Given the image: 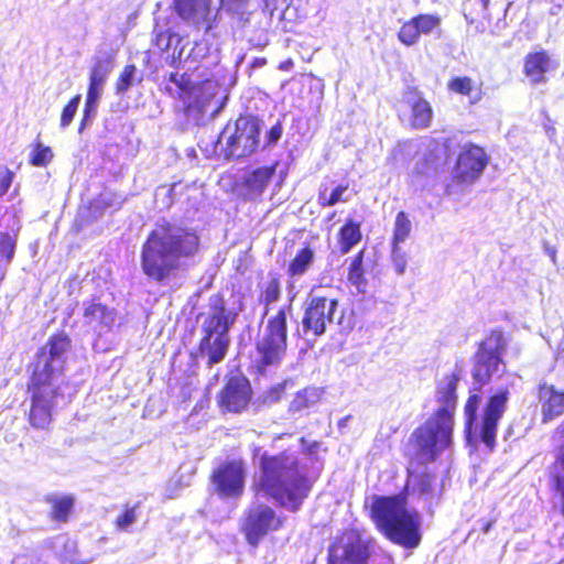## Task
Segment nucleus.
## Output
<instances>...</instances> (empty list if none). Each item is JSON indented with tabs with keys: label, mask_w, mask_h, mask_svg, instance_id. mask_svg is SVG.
<instances>
[{
	"label": "nucleus",
	"mask_w": 564,
	"mask_h": 564,
	"mask_svg": "<svg viewBox=\"0 0 564 564\" xmlns=\"http://www.w3.org/2000/svg\"><path fill=\"white\" fill-rule=\"evenodd\" d=\"M70 350V339L65 334H56L36 354L31 377L32 406L30 423L36 429H45L51 422V410L67 400L64 395V370Z\"/></svg>",
	"instance_id": "obj_1"
},
{
	"label": "nucleus",
	"mask_w": 564,
	"mask_h": 564,
	"mask_svg": "<svg viewBox=\"0 0 564 564\" xmlns=\"http://www.w3.org/2000/svg\"><path fill=\"white\" fill-rule=\"evenodd\" d=\"M254 489L284 509L296 512L308 497L312 484L299 454L284 451L276 455L263 453L260 456Z\"/></svg>",
	"instance_id": "obj_2"
},
{
	"label": "nucleus",
	"mask_w": 564,
	"mask_h": 564,
	"mask_svg": "<svg viewBox=\"0 0 564 564\" xmlns=\"http://www.w3.org/2000/svg\"><path fill=\"white\" fill-rule=\"evenodd\" d=\"M199 247L195 230L166 220L159 221L141 249V269L151 280L162 283L193 257Z\"/></svg>",
	"instance_id": "obj_3"
},
{
	"label": "nucleus",
	"mask_w": 564,
	"mask_h": 564,
	"mask_svg": "<svg viewBox=\"0 0 564 564\" xmlns=\"http://www.w3.org/2000/svg\"><path fill=\"white\" fill-rule=\"evenodd\" d=\"M463 368L455 369L436 383L434 414L411 435L413 452L420 463H430L452 444L454 413L457 405L456 389Z\"/></svg>",
	"instance_id": "obj_4"
},
{
	"label": "nucleus",
	"mask_w": 564,
	"mask_h": 564,
	"mask_svg": "<svg viewBox=\"0 0 564 564\" xmlns=\"http://www.w3.org/2000/svg\"><path fill=\"white\" fill-rule=\"evenodd\" d=\"M370 514L380 532L393 543L405 549L420 545L421 517L406 508L404 496H373Z\"/></svg>",
	"instance_id": "obj_5"
},
{
	"label": "nucleus",
	"mask_w": 564,
	"mask_h": 564,
	"mask_svg": "<svg viewBox=\"0 0 564 564\" xmlns=\"http://www.w3.org/2000/svg\"><path fill=\"white\" fill-rule=\"evenodd\" d=\"M242 310V302L238 296L232 295L229 302L220 295L209 299L198 346L199 354L208 358L209 366L220 362L227 355L230 344L229 330Z\"/></svg>",
	"instance_id": "obj_6"
},
{
	"label": "nucleus",
	"mask_w": 564,
	"mask_h": 564,
	"mask_svg": "<svg viewBox=\"0 0 564 564\" xmlns=\"http://www.w3.org/2000/svg\"><path fill=\"white\" fill-rule=\"evenodd\" d=\"M217 89L216 82L205 80L195 85L185 73H171L164 82V90L183 101L187 118L196 124L203 123L206 116L214 117L221 109L223 102L217 99Z\"/></svg>",
	"instance_id": "obj_7"
},
{
	"label": "nucleus",
	"mask_w": 564,
	"mask_h": 564,
	"mask_svg": "<svg viewBox=\"0 0 564 564\" xmlns=\"http://www.w3.org/2000/svg\"><path fill=\"white\" fill-rule=\"evenodd\" d=\"M508 400L509 390H498L488 399L481 420L478 421L477 411L481 403V397L478 394L469 395L464 409L467 434L470 435L474 432L481 443L489 449H494L498 422L506 411Z\"/></svg>",
	"instance_id": "obj_8"
},
{
	"label": "nucleus",
	"mask_w": 564,
	"mask_h": 564,
	"mask_svg": "<svg viewBox=\"0 0 564 564\" xmlns=\"http://www.w3.org/2000/svg\"><path fill=\"white\" fill-rule=\"evenodd\" d=\"M507 345V339L499 330L491 332L478 345L473 358L471 377L474 384H477L479 389L505 372L503 355Z\"/></svg>",
	"instance_id": "obj_9"
},
{
	"label": "nucleus",
	"mask_w": 564,
	"mask_h": 564,
	"mask_svg": "<svg viewBox=\"0 0 564 564\" xmlns=\"http://www.w3.org/2000/svg\"><path fill=\"white\" fill-rule=\"evenodd\" d=\"M261 122L252 116L239 117L234 127L227 124L217 144L224 147L227 159H240L253 153L260 142Z\"/></svg>",
	"instance_id": "obj_10"
},
{
	"label": "nucleus",
	"mask_w": 564,
	"mask_h": 564,
	"mask_svg": "<svg viewBox=\"0 0 564 564\" xmlns=\"http://www.w3.org/2000/svg\"><path fill=\"white\" fill-rule=\"evenodd\" d=\"M286 308L269 317L263 330L259 334L256 344L258 361L261 366H275L280 364L286 351Z\"/></svg>",
	"instance_id": "obj_11"
},
{
	"label": "nucleus",
	"mask_w": 564,
	"mask_h": 564,
	"mask_svg": "<svg viewBox=\"0 0 564 564\" xmlns=\"http://www.w3.org/2000/svg\"><path fill=\"white\" fill-rule=\"evenodd\" d=\"M338 313V301L326 296L312 295L305 302L304 314L299 329L300 336L304 338L321 337L326 333L328 326L341 318Z\"/></svg>",
	"instance_id": "obj_12"
},
{
	"label": "nucleus",
	"mask_w": 564,
	"mask_h": 564,
	"mask_svg": "<svg viewBox=\"0 0 564 564\" xmlns=\"http://www.w3.org/2000/svg\"><path fill=\"white\" fill-rule=\"evenodd\" d=\"M281 527L282 520L271 507L264 503H253L245 511L241 531L247 542L257 546L269 532L276 531Z\"/></svg>",
	"instance_id": "obj_13"
},
{
	"label": "nucleus",
	"mask_w": 564,
	"mask_h": 564,
	"mask_svg": "<svg viewBox=\"0 0 564 564\" xmlns=\"http://www.w3.org/2000/svg\"><path fill=\"white\" fill-rule=\"evenodd\" d=\"M453 180L460 184H473L484 173L489 158L484 148L471 142L459 144Z\"/></svg>",
	"instance_id": "obj_14"
},
{
	"label": "nucleus",
	"mask_w": 564,
	"mask_h": 564,
	"mask_svg": "<svg viewBox=\"0 0 564 564\" xmlns=\"http://www.w3.org/2000/svg\"><path fill=\"white\" fill-rule=\"evenodd\" d=\"M212 479L220 497H239L245 489V463L240 459L223 463L214 470Z\"/></svg>",
	"instance_id": "obj_15"
},
{
	"label": "nucleus",
	"mask_w": 564,
	"mask_h": 564,
	"mask_svg": "<svg viewBox=\"0 0 564 564\" xmlns=\"http://www.w3.org/2000/svg\"><path fill=\"white\" fill-rule=\"evenodd\" d=\"M441 32V18L434 14H419L405 22L398 32L399 41L412 46L416 44L421 35H431Z\"/></svg>",
	"instance_id": "obj_16"
},
{
	"label": "nucleus",
	"mask_w": 564,
	"mask_h": 564,
	"mask_svg": "<svg viewBox=\"0 0 564 564\" xmlns=\"http://www.w3.org/2000/svg\"><path fill=\"white\" fill-rule=\"evenodd\" d=\"M209 53L206 41H191L188 36L177 37L173 52L166 56L170 64L175 66L180 63H197L204 59Z\"/></svg>",
	"instance_id": "obj_17"
},
{
	"label": "nucleus",
	"mask_w": 564,
	"mask_h": 564,
	"mask_svg": "<svg viewBox=\"0 0 564 564\" xmlns=\"http://www.w3.org/2000/svg\"><path fill=\"white\" fill-rule=\"evenodd\" d=\"M275 174V165L261 166L247 172L241 183V195L245 200L259 199Z\"/></svg>",
	"instance_id": "obj_18"
},
{
	"label": "nucleus",
	"mask_w": 564,
	"mask_h": 564,
	"mask_svg": "<svg viewBox=\"0 0 564 564\" xmlns=\"http://www.w3.org/2000/svg\"><path fill=\"white\" fill-rule=\"evenodd\" d=\"M250 400V386L243 378H231L220 393V405L229 412H240Z\"/></svg>",
	"instance_id": "obj_19"
},
{
	"label": "nucleus",
	"mask_w": 564,
	"mask_h": 564,
	"mask_svg": "<svg viewBox=\"0 0 564 564\" xmlns=\"http://www.w3.org/2000/svg\"><path fill=\"white\" fill-rule=\"evenodd\" d=\"M84 321L100 334L113 327L117 321V312L94 299L84 303Z\"/></svg>",
	"instance_id": "obj_20"
},
{
	"label": "nucleus",
	"mask_w": 564,
	"mask_h": 564,
	"mask_svg": "<svg viewBox=\"0 0 564 564\" xmlns=\"http://www.w3.org/2000/svg\"><path fill=\"white\" fill-rule=\"evenodd\" d=\"M368 558V547L360 541L334 545L328 553V564H367Z\"/></svg>",
	"instance_id": "obj_21"
},
{
	"label": "nucleus",
	"mask_w": 564,
	"mask_h": 564,
	"mask_svg": "<svg viewBox=\"0 0 564 564\" xmlns=\"http://www.w3.org/2000/svg\"><path fill=\"white\" fill-rule=\"evenodd\" d=\"M177 15L193 25H200L208 20L210 0H173Z\"/></svg>",
	"instance_id": "obj_22"
},
{
	"label": "nucleus",
	"mask_w": 564,
	"mask_h": 564,
	"mask_svg": "<svg viewBox=\"0 0 564 564\" xmlns=\"http://www.w3.org/2000/svg\"><path fill=\"white\" fill-rule=\"evenodd\" d=\"M542 422L546 423L564 413V392L546 383L539 386Z\"/></svg>",
	"instance_id": "obj_23"
},
{
	"label": "nucleus",
	"mask_w": 564,
	"mask_h": 564,
	"mask_svg": "<svg viewBox=\"0 0 564 564\" xmlns=\"http://www.w3.org/2000/svg\"><path fill=\"white\" fill-rule=\"evenodd\" d=\"M550 64L551 57L546 51L530 53L524 61V74L533 84H540L544 82Z\"/></svg>",
	"instance_id": "obj_24"
},
{
	"label": "nucleus",
	"mask_w": 564,
	"mask_h": 564,
	"mask_svg": "<svg viewBox=\"0 0 564 564\" xmlns=\"http://www.w3.org/2000/svg\"><path fill=\"white\" fill-rule=\"evenodd\" d=\"M406 101L412 109V126L416 129L427 128L432 121V107L417 93H410Z\"/></svg>",
	"instance_id": "obj_25"
},
{
	"label": "nucleus",
	"mask_w": 564,
	"mask_h": 564,
	"mask_svg": "<svg viewBox=\"0 0 564 564\" xmlns=\"http://www.w3.org/2000/svg\"><path fill=\"white\" fill-rule=\"evenodd\" d=\"M112 59V55L108 52H100L97 54L90 69L89 82L106 85L108 76L113 68Z\"/></svg>",
	"instance_id": "obj_26"
},
{
	"label": "nucleus",
	"mask_w": 564,
	"mask_h": 564,
	"mask_svg": "<svg viewBox=\"0 0 564 564\" xmlns=\"http://www.w3.org/2000/svg\"><path fill=\"white\" fill-rule=\"evenodd\" d=\"M360 224L351 219L347 220L339 230V250L348 253L361 240Z\"/></svg>",
	"instance_id": "obj_27"
},
{
	"label": "nucleus",
	"mask_w": 564,
	"mask_h": 564,
	"mask_svg": "<svg viewBox=\"0 0 564 564\" xmlns=\"http://www.w3.org/2000/svg\"><path fill=\"white\" fill-rule=\"evenodd\" d=\"M182 37L171 29H164L155 25L153 30V43L162 52H166L167 56L173 52L176 45V39Z\"/></svg>",
	"instance_id": "obj_28"
},
{
	"label": "nucleus",
	"mask_w": 564,
	"mask_h": 564,
	"mask_svg": "<svg viewBox=\"0 0 564 564\" xmlns=\"http://www.w3.org/2000/svg\"><path fill=\"white\" fill-rule=\"evenodd\" d=\"M314 252L311 248L306 247L301 249L295 258L291 261L288 268V273L291 276L303 275L310 265L313 263Z\"/></svg>",
	"instance_id": "obj_29"
},
{
	"label": "nucleus",
	"mask_w": 564,
	"mask_h": 564,
	"mask_svg": "<svg viewBox=\"0 0 564 564\" xmlns=\"http://www.w3.org/2000/svg\"><path fill=\"white\" fill-rule=\"evenodd\" d=\"M318 399L319 392L317 389L306 388L296 393V395L294 397L290 404V410L292 412H300L305 408H308L310 405L316 403Z\"/></svg>",
	"instance_id": "obj_30"
},
{
	"label": "nucleus",
	"mask_w": 564,
	"mask_h": 564,
	"mask_svg": "<svg viewBox=\"0 0 564 564\" xmlns=\"http://www.w3.org/2000/svg\"><path fill=\"white\" fill-rule=\"evenodd\" d=\"M327 186L322 184L318 193V202L324 207L334 206L337 203L344 200L347 202L348 197H344V194L347 192V185H338L336 186L329 195L327 194Z\"/></svg>",
	"instance_id": "obj_31"
},
{
	"label": "nucleus",
	"mask_w": 564,
	"mask_h": 564,
	"mask_svg": "<svg viewBox=\"0 0 564 564\" xmlns=\"http://www.w3.org/2000/svg\"><path fill=\"white\" fill-rule=\"evenodd\" d=\"M52 517L56 521H66L69 512L74 507V498L72 496H63L52 498Z\"/></svg>",
	"instance_id": "obj_32"
},
{
	"label": "nucleus",
	"mask_w": 564,
	"mask_h": 564,
	"mask_svg": "<svg viewBox=\"0 0 564 564\" xmlns=\"http://www.w3.org/2000/svg\"><path fill=\"white\" fill-rule=\"evenodd\" d=\"M411 221L404 212H399L394 221L392 245L403 243L410 236Z\"/></svg>",
	"instance_id": "obj_33"
},
{
	"label": "nucleus",
	"mask_w": 564,
	"mask_h": 564,
	"mask_svg": "<svg viewBox=\"0 0 564 564\" xmlns=\"http://www.w3.org/2000/svg\"><path fill=\"white\" fill-rule=\"evenodd\" d=\"M281 296V288L278 279H271L265 283L263 291L260 295V303L264 305L263 316L269 313V306L279 301Z\"/></svg>",
	"instance_id": "obj_34"
},
{
	"label": "nucleus",
	"mask_w": 564,
	"mask_h": 564,
	"mask_svg": "<svg viewBox=\"0 0 564 564\" xmlns=\"http://www.w3.org/2000/svg\"><path fill=\"white\" fill-rule=\"evenodd\" d=\"M362 260H364V253L362 251L359 252L355 258L352 259L349 272H348V280L351 284H354L359 291L365 286V278H364V270H362Z\"/></svg>",
	"instance_id": "obj_35"
},
{
	"label": "nucleus",
	"mask_w": 564,
	"mask_h": 564,
	"mask_svg": "<svg viewBox=\"0 0 564 564\" xmlns=\"http://www.w3.org/2000/svg\"><path fill=\"white\" fill-rule=\"evenodd\" d=\"M553 482L555 486V490L560 495L561 513L562 516H564V451L560 456H556Z\"/></svg>",
	"instance_id": "obj_36"
},
{
	"label": "nucleus",
	"mask_w": 564,
	"mask_h": 564,
	"mask_svg": "<svg viewBox=\"0 0 564 564\" xmlns=\"http://www.w3.org/2000/svg\"><path fill=\"white\" fill-rule=\"evenodd\" d=\"M448 90L463 96L471 97L475 90V83L470 77H455L452 78L447 84Z\"/></svg>",
	"instance_id": "obj_37"
},
{
	"label": "nucleus",
	"mask_w": 564,
	"mask_h": 564,
	"mask_svg": "<svg viewBox=\"0 0 564 564\" xmlns=\"http://www.w3.org/2000/svg\"><path fill=\"white\" fill-rule=\"evenodd\" d=\"M137 506L126 508V510L117 517L115 525L119 531L130 532V529L137 522Z\"/></svg>",
	"instance_id": "obj_38"
},
{
	"label": "nucleus",
	"mask_w": 564,
	"mask_h": 564,
	"mask_svg": "<svg viewBox=\"0 0 564 564\" xmlns=\"http://www.w3.org/2000/svg\"><path fill=\"white\" fill-rule=\"evenodd\" d=\"M135 73L137 67L134 65H127L124 67L116 84L117 94H123L130 89L133 85Z\"/></svg>",
	"instance_id": "obj_39"
},
{
	"label": "nucleus",
	"mask_w": 564,
	"mask_h": 564,
	"mask_svg": "<svg viewBox=\"0 0 564 564\" xmlns=\"http://www.w3.org/2000/svg\"><path fill=\"white\" fill-rule=\"evenodd\" d=\"M80 100H82V96L76 95L64 107L62 115H61V127L63 129H65L66 127H68L72 123V121L77 112V109L79 107Z\"/></svg>",
	"instance_id": "obj_40"
},
{
	"label": "nucleus",
	"mask_w": 564,
	"mask_h": 564,
	"mask_svg": "<svg viewBox=\"0 0 564 564\" xmlns=\"http://www.w3.org/2000/svg\"><path fill=\"white\" fill-rule=\"evenodd\" d=\"M52 158L51 148L39 144L31 153V163L34 166H45Z\"/></svg>",
	"instance_id": "obj_41"
},
{
	"label": "nucleus",
	"mask_w": 564,
	"mask_h": 564,
	"mask_svg": "<svg viewBox=\"0 0 564 564\" xmlns=\"http://www.w3.org/2000/svg\"><path fill=\"white\" fill-rule=\"evenodd\" d=\"M392 262L399 275L405 272L408 256L400 245H392Z\"/></svg>",
	"instance_id": "obj_42"
},
{
	"label": "nucleus",
	"mask_w": 564,
	"mask_h": 564,
	"mask_svg": "<svg viewBox=\"0 0 564 564\" xmlns=\"http://www.w3.org/2000/svg\"><path fill=\"white\" fill-rule=\"evenodd\" d=\"M98 104L96 101H85L84 115L79 127V132H82L87 124H90L97 115Z\"/></svg>",
	"instance_id": "obj_43"
},
{
	"label": "nucleus",
	"mask_w": 564,
	"mask_h": 564,
	"mask_svg": "<svg viewBox=\"0 0 564 564\" xmlns=\"http://www.w3.org/2000/svg\"><path fill=\"white\" fill-rule=\"evenodd\" d=\"M435 171H436V167H435L434 162L427 158H424L421 161L416 162L415 167L413 170V174L430 176L433 173H435Z\"/></svg>",
	"instance_id": "obj_44"
},
{
	"label": "nucleus",
	"mask_w": 564,
	"mask_h": 564,
	"mask_svg": "<svg viewBox=\"0 0 564 564\" xmlns=\"http://www.w3.org/2000/svg\"><path fill=\"white\" fill-rule=\"evenodd\" d=\"M283 133V127L280 121L273 124L265 134L264 147H272L278 143Z\"/></svg>",
	"instance_id": "obj_45"
},
{
	"label": "nucleus",
	"mask_w": 564,
	"mask_h": 564,
	"mask_svg": "<svg viewBox=\"0 0 564 564\" xmlns=\"http://www.w3.org/2000/svg\"><path fill=\"white\" fill-rule=\"evenodd\" d=\"M13 181V173L6 166H0V197L7 194Z\"/></svg>",
	"instance_id": "obj_46"
},
{
	"label": "nucleus",
	"mask_w": 564,
	"mask_h": 564,
	"mask_svg": "<svg viewBox=\"0 0 564 564\" xmlns=\"http://www.w3.org/2000/svg\"><path fill=\"white\" fill-rule=\"evenodd\" d=\"M105 85L89 82L86 100L99 102Z\"/></svg>",
	"instance_id": "obj_47"
},
{
	"label": "nucleus",
	"mask_w": 564,
	"mask_h": 564,
	"mask_svg": "<svg viewBox=\"0 0 564 564\" xmlns=\"http://www.w3.org/2000/svg\"><path fill=\"white\" fill-rule=\"evenodd\" d=\"M293 0H263L264 7L271 14L280 8H289Z\"/></svg>",
	"instance_id": "obj_48"
},
{
	"label": "nucleus",
	"mask_w": 564,
	"mask_h": 564,
	"mask_svg": "<svg viewBox=\"0 0 564 564\" xmlns=\"http://www.w3.org/2000/svg\"><path fill=\"white\" fill-rule=\"evenodd\" d=\"M553 441L558 443V452L556 456H560L562 452H564V421L555 430Z\"/></svg>",
	"instance_id": "obj_49"
},
{
	"label": "nucleus",
	"mask_w": 564,
	"mask_h": 564,
	"mask_svg": "<svg viewBox=\"0 0 564 564\" xmlns=\"http://www.w3.org/2000/svg\"><path fill=\"white\" fill-rule=\"evenodd\" d=\"M286 291H288V295H289V306H288V310H291L292 307V302L295 300L296 297V294H297V291L295 289V285L294 283L290 282L288 288H286Z\"/></svg>",
	"instance_id": "obj_50"
},
{
	"label": "nucleus",
	"mask_w": 564,
	"mask_h": 564,
	"mask_svg": "<svg viewBox=\"0 0 564 564\" xmlns=\"http://www.w3.org/2000/svg\"><path fill=\"white\" fill-rule=\"evenodd\" d=\"M552 2V7L550 8V14L557 15L562 9L563 4L561 2L556 3L555 0H550Z\"/></svg>",
	"instance_id": "obj_51"
},
{
	"label": "nucleus",
	"mask_w": 564,
	"mask_h": 564,
	"mask_svg": "<svg viewBox=\"0 0 564 564\" xmlns=\"http://www.w3.org/2000/svg\"><path fill=\"white\" fill-rule=\"evenodd\" d=\"M544 251L551 258L552 262L555 263V261H556L555 248L549 246L547 243H544Z\"/></svg>",
	"instance_id": "obj_52"
},
{
	"label": "nucleus",
	"mask_w": 564,
	"mask_h": 564,
	"mask_svg": "<svg viewBox=\"0 0 564 564\" xmlns=\"http://www.w3.org/2000/svg\"><path fill=\"white\" fill-rule=\"evenodd\" d=\"M496 522V519H491V520H488V521H482V525H481V532L484 534H488L489 531L491 530L492 525L495 524Z\"/></svg>",
	"instance_id": "obj_53"
},
{
	"label": "nucleus",
	"mask_w": 564,
	"mask_h": 564,
	"mask_svg": "<svg viewBox=\"0 0 564 564\" xmlns=\"http://www.w3.org/2000/svg\"><path fill=\"white\" fill-rule=\"evenodd\" d=\"M223 4H235L237 7L240 6L245 0H220Z\"/></svg>",
	"instance_id": "obj_54"
},
{
	"label": "nucleus",
	"mask_w": 564,
	"mask_h": 564,
	"mask_svg": "<svg viewBox=\"0 0 564 564\" xmlns=\"http://www.w3.org/2000/svg\"><path fill=\"white\" fill-rule=\"evenodd\" d=\"M480 2H481V6H482V9H484V10H487V9H488V6H489L490 0H480Z\"/></svg>",
	"instance_id": "obj_55"
},
{
	"label": "nucleus",
	"mask_w": 564,
	"mask_h": 564,
	"mask_svg": "<svg viewBox=\"0 0 564 564\" xmlns=\"http://www.w3.org/2000/svg\"><path fill=\"white\" fill-rule=\"evenodd\" d=\"M347 420H348V417L343 419V420L340 421L339 425L345 424V422H346Z\"/></svg>",
	"instance_id": "obj_56"
},
{
	"label": "nucleus",
	"mask_w": 564,
	"mask_h": 564,
	"mask_svg": "<svg viewBox=\"0 0 564 564\" xmlns=\"http://www.w3.org/2000/svg\"><path fill=\"white\" fill-rule=\"evenodd\" d=\"M423 492L426 490L425 488V484H422V489H421Z\"/></svg>",
	"instance_id": "obj_57"
}]
</instances>
